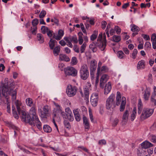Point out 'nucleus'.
<instances>
[{
	"instance_id": "49",
	"label": "nucleus",
	"mask_w": 156,
	"mask_h": 156,
	"mask_svg": "<svg viewBox=\"0 0 156 156\" xmlns=\"http://www.w3.org/2000/svg\"><path fill=\"white\" fill-rule=\"evenodd\" d=\"M46 14V11L42 10L39 15V17L40 18H43L45 16Z\"/></svg>"
},
{
	"instance_id": "12",
	"label": "nucleus",
	"mask_w": 156,
	"mask_h": 156,
	"mask_svg": "<svg viewBox=\"0 0 156 156\" xmlns=\"http://www.w3.org/2000/svg\"><path fill=\"white\" fill-rule=\"evenodd\" d=\"M106 37L102 42H99L97 44V46L101 51H104L105 50L106 46Z\"/></svg>"
},
{
	"instance_id": "11",
	"label": "nucleus",
	"mask_w": 156,
	"mask_h": 156,
	"mask_svg": "<svg viewBox=\"0 0 156 156\" xmlns=\"http://www.w3.org/2000/svg\"><path fill=\"white\" fill-rule=\"evenodd\" d=\"M109 77L107 74H103L101 76L100 80V86L102 88H104L105 83L109 79Z\"/></svg>"
},
{
	"instance_id": "45",
	"label": "nucleus",
	"mask_w": 156,
	"mask_h": 156,
	"mask_svg": "<svg viewBox=\"0 0 156 156\" xmlns=\"http://www.w3.org/2000/svg\"><path fill=\"white\" fill-rule=\"evenodd\" d=\"M89 117L91 122H94L93 116L92 112V111L90 108L89 109Z\"/></svg>"
},
{
	"instance_id": "24",
	"label": "nucleus",
	"mask_w": 156,
	"mask_h": 156,
	"mask_svg": "<svg viewBox=\"0 0 156 156\" xmlns=\"http://www.w3.org/2000/svg\"><path fill=\"white\" fill-rule=\"evenodd\" d=\"M68 40L70 41L71 42H73L74 43H77L78 42L77 38L76 35H74L73 36H69L66 37Z\"/></svg>"
},
{
	"instance_id": "41",
	"label": "nucleus",
	"mask_w": 156,
	"mask_h": 156,
	"mask_svg": "<svg viewBox=\"0 0 156 156\" xmlns=\"http://www.w3.org/2000/svg\"><path fill=\"white\" fill-rule=\"evenodd\" d=\"M121 39L120 36L114 35L113 37V40L114 42H118Z\"/></svg>"
},
{
	"instance_id": "9",
	"label": "nucleus",
	"mask_w": 156,
	"mask_h": 156,
	"mask_svg": "<svg viewBox=\"0 0 156 156\" xmlns=\"http://www.w3.org/2000/svg\"><path fill=\"white\" fill-rule=\"evenodd\" d=\"M49 108L48 106H45L43 108V110L41 109L38 110V112L41 117L42 118H46L49 113Z\"/></svg>"
},
{
	"instance_id": "31",
	"label": "nucleus",
	"mask_w": 156,
	"mask_h": 156,
	"mask_svg": "<svg viewBox=\"0 0 156 156\" xmlns=\"http://www.w3.org/2000/svg\"><path fill=\"white\" fill-rule=\"evenodd\" d=\"M83 35V34L82 32H80L78 33V41L79 44L80 45H81L83 41V40L82 37V35Z\"/></svg>"
},
{
	"instance_id": "39",
	"label": "nucleus",
	"mask_w": 156,
	"mask_h": 156,
	"mask_svg": "<svg viewBox=\"0 0 156 156\" xmlns=\"http://www.w3.org/2000/svg\"><path fill=\"white\" fill-rule=\"evenodd\" d=\"M131 30L133 31H138L139 30V28L135 25H133L131 26Z\"/></svg>"
},
{
	"instance_id": "4",
	"label": "nucleus",
	"mask_w": 156,
	"mask_h": 156,
	"mask_svg": "<svg viewBox=\"0 0 156 156\" xmlns=\"http://www.w3.org/2000/svg\"><path fill=\"white\" fill-rule=\"evenodd\" d=\"M80 72L81 78L83 80L87 79L89 76V73L86 64H83L81 66Z\"/></svg>"
},
{
	"instance_id": "21",
	"label": "nucleus",
	"mask_w": 156,
	"mask_h": 156,
	"mask_svg": "<svg viewBox=\"0 0 156 156\" xmlns=\"http://www.w3.org/2000/svg\"><path fill=\"white\" fill-rule=\"evenodd\" d=\"M83 123L85 129H88L90 128V124L88 119L85 116L83 117Z\"/></svg>"
},
{
	"instance_id": "7",
	"label": "nucleus",
	"mask_w": 156,
	"mask_h": 156,
	"mask_svg": "<svg viewBox=\"0 0 156 156\" xmlns=\"http://www.w3.org/2000/svg\"><path fill=\"white\" fill-rule=\"evenodd\" d=\"M64 73L67 76H75L77 75V71L74 68L72 67H67L64 69Z\"/></svg>"
},
{
	"instance_id": "61",
	"label": "nucleus",
	"mask_w": 156,
	"mask_h": 156,
	"mask_svg": "<svg viewBox=\"0 0 156 156\" xmlns=\"http://www.w3.org/2000/svg\"><path fill=\"white\" fill-rule=\"evenodd\" d=\"M107 25V23L105 21H103L101 23V25L102 28L104 29L106 27Z\"/></svg>"
},
{
	"instance_id": "35",
	"label": "nucleus",
	"mask_w": 156,
	"mask_h": 156,
	"mask_svg": "<svg viewBox=\"0 0 156 156\" xmlns=\"http://www.w3.org/2000/svg\"><path fill=\"white\" fill-rule=\"evenodd\" d=\"M144 151L142 148H140L137 150V153L138 156H143L145 154L144 153Z\"/></svg>"
},
{
	"instance_id": "36",
	"label": "nucleus",
	"mask_w": 156,
	"mask_h": 156,
	"mask_svg": "<svg viewBox=\"0 0 156 156\" xmlns=\"http://www.w3.org/2000/svg\"><path fill=\"white\" fill-rule=\"evenodd\" d=\"M54 104L55 106L54 110H56L55 111L58 112H61V107L57 103L55 102H54Z\"/></svg>"
},
{
	"instance_id": "32",
	"label": "nucleus",
	"mask_w": 156,
	"mask_h": 156,
	"mask_svg": "<svg viewBox=\"0 0 156 156\" xmlns=\"http://www.w3.org/2000/svg\"><path fill=\"white\" fill-rule=\"evenodd\" d=\"M37 39L40 43H42L44 41V38L42 35L41 34H37Z\"/></svg>"
},
{
	"instance_id": "22",
	"label": "nucleus",
	"mask_w": 156,
	"mask_h": 156,
	"mask_svg": "<svg viewBox=\"0 0 156 156\" xmlns=\"http://www.w3.org/2000/svg\"><path fill=\"white\" fill-rule=\"evenodd\" d=\"M97 62L94 60H92L90 63V69L91 70H95L97 67Z\"/></svg>"
},
{
	"instance_id": "59",
	"label": "nucleus",
	"mask_w": 156,
	"mask_h": 156,
	"mask_svg": "<svg viewBox=\"0 0 156 156\" xmlns=\"http://www.w3.org/2000/svg\"><path fill=\"white\" fill-rule=\"evenodd\" d=\"M101 65L102 62H99L98 65L97 73H100V68L101 67Z\"/></svg>"
},
{
	"instance_id": "42",
	"label": "nucleus",
	"mask_w": 156,
	"mask_h": 156,
	"mask_svg": "<svg viewBox=\"0 0 156 156\" xmlns=\"http://www.w3.org/2000/svg\"><path fill=\"white\" fill-rule=\"evenodd\" d=\"M150 141L153 143L156 142V136L154 135H151L149 136Z\"/></svg>"
},
{
	"instance_id": "50",
	"label": "nucleus",
	"mask_w": 156,
	"mask_h": 156,
	"mask_svg": "<svg viewBox=\"0 0 156 156\" xmlns=\"http://www.w3.org/2000/svg\"><path fill=\"white\" fill-rule=\"evenodd\" d=\"M64 124L66 128H69L70 127V125L69 123L67 120V119L64 120Z\"/></svg>"
},
{
	"instance_id": "63",
	"label": "nucleus",
	"mask_w": 156,
	"mask_h": 156,
	"mask_svg": "<svg viewBox=\"0 0 156 156\" xmlns=\"http://www.w3.org/2000/svg\"><path fill=\"white\" fill-rule=\"evenodd\" d=\"M80 109L83 113H86L87 112V108L84 106H82Z\"/></svg>"
},
{
	"instance_id": "38",
	"label": "nucleus",
	"mask_w": 156,
	"mask_h": 156,
	"mask_svg": "<svg viewBox=\"0 0 156 156\" xmlns=\"http://www.w3.org/2000/svg\"><path fill=\"white\" fill-rule=\"evenodd\" d=\"M108 69L107 66H104L100 68V73L101 74L102 73H105L108 71Z\"/></svg>"
},
{
	"instance_id": "28",
	"label": "nucleus",
	"mask_w": 156,
	"mask_h": 156,
	"mask_svg": "<svg viewBox=\"0 0 156 156\" xmlns=\"http://www.w3.org/2000/svg\"><path fill=\"white\" fill-rule=\"evenodd\" d=\"M53 53L55 56H57L60 51V46H57L55 47L54 49Z\"/></svg>"
},
{
	"instance_id": "15",
	"label": "nucleus",
	"mask_w": 156,
	"mask_h": 156,
	"mask_svg": "<svg viewBox=\"0 0 156 156\" xmlns=\"http://www.w3.org/2000/svg\"><path fill=\"white\" fill-rule=\"evenodd\" d=\"M141 145L142 148L144 149H147L153 146V144L146 140L142 143Z\"/></svg>"
},
{
	"instance_id": "19",
	"label": "nucleus",
	"mask_w": 156,
	"mask_h": 156,
	"mask_svg": "<svg viewBox=\"0 0 156 156\" xmlns=\"http://www.w3.org/2000/svg\"><path fill=\"white\" fill-rule=\"evenodd\" d=\"M129 112L128 110H126L123 113L122 117V122L125 124L127 121L129 117Z\"/></svg>"
},
{
	"instance_id": "40",
	"label": "nucleus",
	"mask_w": 156,
	"mask_h": 156,
	"mask_svg": "<svg viewBox=\"0 0 156 156\" xmlns=\"http://www.w3.org/2000/svg\"><path fill=\"white\" fill-rule=\"evenodd\" d=\"M12 110L13 112V114L14 117L16 119H17L19 118V116L17 113V112L15 111V108L13 106H12Z\"/></svg>"
},
{
	"instance_id": "58",
	"label": "nucleus",
	"mask_w": 156,
	"mask_h": 156,
	"mask_svg": "<svg viewBox=\"0 0 156 156\" xmlns=\"http://www.w3.org/2000/svg\"><path fill=\"white\" fill-rule=\"evenodd\" d=\"M151 40L152 42H156V34H152L151 37Z\"/></svg>"
},
{
	"instance_id": "57",
	"label": "nucleus",
	"mask_w": 156,
	"mask_h": 156,
	"mask_svg": "<svg viewBox=\"0 0 156 156\" xmlns=\"http://www.w3.org/2000/svg\"><path fill=\"white\" fill-rule=\"evenodd\" d=\"M145 47L146 48H150L151 47V44L149 42H146L144 45Z\"/></svg>"
},
{
	"instance_id": "60",
	"label": "nucleus",
	"mask_w": 156,
	"mask_h": 156,
	"mask_svg": "<svg viewBox=\"0 0 156 156\" xmlns=\"http://www.w3.org/2000/svg\"><path fill=\"white\" fill-rule=\"evenodd\" d=\"M18 148H19L20 149V150L23 151L24 152H25L27 153H30V152L27 150L23 148L22 147L19 145H18Z\"/></svg>"
},
{
	"instance_id": "56",
	"label": "nucleus",
	"mask_w": 156,
	"mask_h": 156,
	"mask_svg": "<svg viewBox=\"0 0 156 156\" xmlns=\"http://www.w3.org/2000/svg\"><path fill=\"white\" fill-rule=\"evenodd\" d=\"M65 112L67 115H69V114H71L72 113L70 109L69 108H67L65 109Z\"/></svg>"
},
{
	"instance_id": "52",
	"label": "nucleus",
	"mask_w": 156,
	"mask_h": 156,
	"mask_svg": "<svg viewBox=\"0 0 156 156\" xmlns=\"http://www.w3.org/2000/svg\"><path fill=\"white\" fill-rule=\"evenodd\" d=\"M119 122V119L118 118H115L112 122V125L114 126H115L117 125V124Z\"/></svg>"
},
{
	"instance_id": "8",
	"label": "nucleus",
	"mask_w": 156,
	"mask_h": 156,
	"mask_svg": "<svg viewBox=\"0 0 156 156\" xmlns=\"http://www.w3.org/2000/svg\"><path fill=\"white\" fill-rule=\"evenodd\" d=\"M154 110L153 109H144L140 116V119L144 120L149 117L153 113Z\"/></svg>"
},
{
	"instance_id": "33",
	"label": "nucleus",
	"mask_w": 156,
	"mask_h": 156,
	"mask_svg": "<svg viewBox=\"0 0 156 156\" xmlns=\"http://www.w3.org/2000/svg\"><path fill=\"white\" fill-rule=\"evenodd\" d=\"M26 103L27 105L30 107H31L34 105L33 103L32 99L30 98H28L26 99Z\"/></svg>"
},
{
	"instance_id": "44",
	"label": "nucleus",
	"mask_w": 156,
	"mask_h": 156,
	"mask_svg": "<svg viewBox=\"0 0 156 156\" xmlns=\"http://www.w3.org/2000/svg\"><path fill=\"white\" fill-rule=\"evenodd\" d=\"M77 58L75 57H73L71 59V63L73 65H75L77 64Z\"/></svg>"
},
{
	"instance_id": "20",
	"label": "nucleus",
	"mask_w": 156,
	"mask_h": 156,
	"mask_svg": "<svg viewBox=\"0 0 156 156\" xmlns=\"http://www.w3.org/2000/svg\"><path fill=\"white\" fill-rule=\"evenodd\" d=\"M126 104V99L125 97H123L122 98V101L120 108V110L121 112L123 111L125 109Z\"/></svg>"
},
{
	"instance_id": "2",
	"label": "nucleus",
	"mask_w": 156,
	"mask_h": 156,
	"mask_svg": "<svg viewBox=\"0 0 156 156\" xmlns=\"http://www.w3.org/2000/svg\"><path fill=\"white\" fill-rule=\"evenodd\" d=\"M36 107L35 105H34L30 109V115L34 119L36 122V126L39 129H41V123L39 121L37 115L36 113Z\"/></svg>"
},
{
	"instance_id": "16",
	"label": "nucleus",
	"mask_w": 156,
	"mask_h": 156,
	"mask_svg": "<svg viewBox=\"0 0 156 156\" xmlns=\"http://www.w3.org/2000/svg\"><path fill=\"white\" fill-rule=\"evenodd\" d=\"M145 61L143 60H141L139 61L137 64V69L138 70L144 69L145 68Z\"/></svg>"
},
{
	"instance_id": "23",
	"label": "nucleus",
	"mask_w": 156,
	"mask_h": 156,
	"mask_svg": "<svg viewBox=\"0 0 156 156\" xmlns=\"http://www.w3.org/2000/svg\"><path fill=\"white\" fill-rule=\"evenodd\" d=\"M97 47H98L97 45L94 43L93 42L90 44L89 48L93 52H95L97 50Z\"/></svg>"
},
{
	"instance_id": "14",
	"label": "nucleus",
	"mask_w": 156,
	"mask_h": 156,
	"mask_svg": "<svg viewBox=\"0 0 156 156\" xmlns=\"http://www.w3.org/2000/svg\"><path fill=\"white\" fill-rule=\"evenodd\" d=\"M2 94L5 96L6 94L9 91V88L8 87V83H5L3 84L2 87Z\"/></svg>"
},
{
	"instance_id": "17",
	"label": "nucleus",
	"mask_w": 156,
	"mask_h": 156,
	"mask_svg": "<svg viewBox=\"0 0 156 156\" xmlns=\"http://www.w3.org/2000/svg\"><path fill=\"white\" fill-rule=\"evenodd\" d=\"M59 60L60 61H65L68 62L70 61V58L66 55L62 54L59 55Z\"/></svg>"
},
{
	"instance_id": "62",
	"label": "nucleus",
	"mask_w": 156,
	"mask_h": 156,
	"mask_svg": "<svg viewBox=\"0 0 156 156\" xmlns=\"http://www.w3.org/2000/svg\"><path fill=\"white\" fill-rule=\"evenodd\" d=\"M16 91H14L13 92L12 94V98L13 100H15L16 98Z\"/></svg>"
},
{
	"instance_id": "46",
	"label": "nucleus",
	"mask_w": 156,
	"mask_h": 156,
	"mask_svg": "<svg viewBox=\"0 0 156 156\" xmlns=\"http://www.w3.org/2000/svg\"><path fill=\"white\" fill-rule=\"evenodd\" d=\"M64 39L65 41H66L68 43V44H67V45L68 47L71 48H72L73 47V45L70 41H69L68 40L67 37H64Z\"/></svg>"
},
{
	"instance_id": "30",
	"label": "nucleus",
	"mask_w": 156,
	"mask_h": 156,
	"mask_svg": "<svg viewBox=\"0 0 156 156\" xmlns=\"http://www.w3.org/2000/svg\"><path fill=\"white\" fill-rule=\"evenodd\" d=\"M43 128L44 131L46 133H50L52 131L51 128L48 125H44Z\"/></svg>"
},
{
	"instance_id": "13",
	"label": "nucleus",
	"mask_w": 156,
	"mask_h": 156,
	"mask_svg": "<svg viewBox=\"0 0 156 156\" xmlns=\"http://www.w3.org/2000/svg\"><path fill=\"white\" fill-rule=\"evenodd\" d=\"M150 88L147 87L144 91L143 96L145 100L147 101L149 99L150 95Z\"/></svg>"
},
{
	"instance_id": "48",
	"label": "nucleus",
	"mask_w": 156,
	"mask_h": 156,
	"mask_svg": "<svg viewBox=\"0 0 156 156\" xmlns=\"http://www.w3.org/2000/svg\"><path fill=\"white\" fill-rule=\"evenodd\" d=\"M38 23V20L37 19H35L33 20L32 23L33 27H36V26Z\"/></svg>"
},
{
	"instance_id": "55",
	"label": "nucleus",
	"mask_w": 156,
	"mask_h": 156,
	"mask_svg": "<svg viewBox=\"0 0 156 156\" xmlns=\"http://www.w3.org/2000/svg\"><path fill=\"white\" fill-rule=\"evenodd\" d=\"M67 118L70 121H73L74 120V117L72 113L71 114L67 115Z\"/></svg>"
},
{
	"instance_id": "1",
	"label": "nucleus",
	"mask_w": 156,
	"mask_h": 156,
	"mask_svg": "<svg viewBox=\"0 0 156 156\" xmlns=\"http://www.w3.org/2000/svg\"><path fill=\"white\" fill-rule=\"evenodd\" d=\"M15 105L17 109L19 114L22 113V118L23 121L26 123H29L32 126H34L36 125V122L35 120L33 119L31 116L28 114H27L25 112L22 111L20 108L21 104L18 101L15 102Z\"/></svg>"
},
{
	"instance_id": "18",
	"label": "nucleus",
	"mask_w": 156,
	"mask_h": 156,
	"mask_svg": "<svg viewBox=\"0 0 156 156\" xmlns=\"http://www.w3.org/2000/svg\"><path fill=\"white\" fill-rule=\"evenodd\" d=\"M112 89L111 83L108 82L106 85L104 89V94H107L109 93Z\"/></svg>"
},
{
	"instance_id": "26",
	"label": "nucleus",
	"mask_w": 156,
	"mask_h": 156,
	"mask_svg": "<svg viewBox=\"0 0 156 156\" xmlns=\"http://www.w3.org/2000/svg\"><path fill=\"white\" fill-rule=\"evenodd\" d=\"M121 96L119 92L118 91L117 92V95L116 98V104L117 105H119L121 101Z\"/></svg>"
},
{
	"instance_id": "5",
	"label": "nucleus",
	"mask_w": 156,
	"mask_h": 156,
	"mask_svg": "<svg viewBox=\"0 0 156 156\" xmlns=\"http://www.w3.org/2000/svg\"><path fill=\"white\" fill-rule=\"evenodd\" d=\"M115 95L112 94L107 99L106 104V108L107 109H110L115 107Z\"/></svg>"
},
{
	"instance_id": "3",
	"label": "nucleus",
	"mask_w": 156,
	"mask_h": 156,
	"mask_svg": "<svg viewBox=\"0 0 156 156\" xmlns=\"http://www.w3.org/2000/svg\"><path fill=\"white\" fill-rule=\"evenodd\" d=\"M91 86L90 83L87 82L83 88L84 94L82 91L80 92L81 95L86 100L88 99L89 92L91 90Z\"/></svg>"
},
{
	"instance_id": "10",
	"label": "nucleus",
	"mask_w": 156,
	"mask_h": 156,
	"mask_svg": "<svg viewBox=\"0 0 156 156\" xmlns=\"http://www.w3.org/2000/svg\"><path fill=\"white\" fill-rule=\"evenodd\" d=\"M98 98V94L97 93H93L91 95L90 98V102L93 106L95 107L97 105Z\"/></svg>"
},
{
	"instance_id": "54",
	"label": "nucleus",
	"mask_w": 156,
	"mask_h": 156,
	"mask_svg": "<svg viewBox=\"0 0 156 156\" xmlns=\"http://www.w3.org/2000/svg\"><path fill=\"white\" fill-rule=\"evenodd\" d=\"M78 148H79V150L80 151L82 150L86 152H88V149L86 147L83 146H79L78 147Z\"/></svg>"
},
{
	"instance_id": "47",
	"label": "nucleus",
	"mask_w": 156,
	"mask_h": 156,
	"mask_svg": "<svg viewBox=\"0 0 156 156\" xmlns=\"http://www.w3.org/2000/svg\"><path fill=\"white\" fill-rule=\"evenodd\" d=\"M48 29V27H46L45 26H42L41 28V31L44 34H45Z\"/></svg>"
},
{
	"instance_id": "37",
	"label": "nucleus",
	"mask_w": 156,
	"mask_h": 156,
	"mask_svg": "<svg viewBox=\"0 0 156 156\" xmlns=\"http://www.w3.org/2000/svg\"><path fill=\"white\" fill-rule=\"evenodd\" d=\"M86 46V42H84V43L80 47V51L81 53H82L84 52Z\"/></svg>"
},
{
	"instance_id": "29",
	"label": "nucleus",
	"mask_w": 156,
	"mask_h": 156,
	"mask_svg": "<svg viewBox=\"0 0 156 156\" xmlns=\"http://www.w3.org/2000/svg\"><path fill=\"white\" fill-rule=\"evenodd\" d=\"M143 108V105L141 99L139 100L138 103V113L140 114Z\"/></svg>"
},
{
	"instance_id": "34",
	"label": "nucleus",
	"mask_w": 156,
	"mask_h": 156,
	"mask_svg": "<svg viewBox=\"0 0 156 156\" xmlns=\"http://www.w3.org/2000/svg\"><path fill=\"white\" fill-rule=\"evenodd\" d=\"M118 57L120 58H124L126 55L122 51H119L117 53Z\"/></svg>"
},
{
	"instance_id": "6",
	"label": "nucleus",
	"mask_w": 156,
	"mask_h": 156,
	"mask_svg": "<svg viewBox=\"0 0 156 156\" xmlns=\"http://www.w3.org/2000/svg\"><path fill=\"white\" fill-rule=\"evenodd\" d=\"M77 90V88L76 86L69 85L66 88V93L69 97H72L76 95Z\"/></svg>"
},
{
	"instance_id": "64",
	"label": "nucleus",
	"mask_w": 156,
	"mask_h": 156,
	"mask_svg": "<svg viewBox=\"0 0 156 156\" xmlns=\"http://www.w3.org/2000/svg\"><path fill=\"white\" fill-rule=\"evenodd\" d=\"M61 115L63 117V118L65 119H67V115L64 112H61Z\"/></svg>"
},
{
	"instance_id": "27",
	"label": "nucleus",
	"mask_w": 156,
	"mask_h": 156,
	"mask_svg": "<svg viewBox=\"0 0 156 156\" xmlns=\"http://www.w3.org/2000/svg\"><path fill=\"white\" fill-rule=\"evenodd\" d=\"M136 108L134 107L131 115V120L133 121L136 118Z\"/></svg>"
},
{
	"instance_id": "53",
	"label": "nucleus",
	"mask_w": 156,
	"mask_h": 156,
	"mask_svg": "<svg viewBox=\"0 0 156 156\" xmlns=\"http://www.w3.org/2000/svg\"><path fill=\"white\" fill-rule=\"evenodd\" d=\"M58 67L61 71H62L63 70L64 71V69L65 68V65L62 63H60L58 64Z\"/></svg>"
},
{
	"instance_id": "51",
	"label": "nucleus",
	"mask_w": 156,
	"mask_h": 156,
	"mask_svg": "<svg viewBox=\"0 0 156 156\" xmlns=\"http://www.w3.org/2000/svg\"><path fill=\"white\" fill-rule=\"evenodd\" d=\"M150 3H148L146 4L141 3L140 4V7L141 8H145L146 7H149L150 6Z\"/></svg>"
},
{
	"instance_id": "43",
	"label": "nucleus",
	"mask_w": 156,
	"mask_h": 156,
	"mask_svg": "<svg viewBox=\"0 0 156 156\" xmlns=\"http://www.w3.org/2000/svg\"><path fill=\"white\" fill-rule=\"evenodd\" d=\"M137 50L136 49H134L132 53V58L133 59L136 58V55L137 53Z\"/></svg>"
},
{
	"instance_id": "25",
	"label": "nucleus",
	"mask_w": 156,
	"mask_h": 156,
	"mask_svg": "<svg viewBox=\"0 0 156 156\" xmlns=\"http://www.w3.org/2000/svg\"><path fill=\"white\" fill-rule=\"evenodd\" d=\"M57 43V42L55 40H53L52 39H51L49 42V44L50 48L51 49H53Z\"/></svg>"
}]
</instances>
